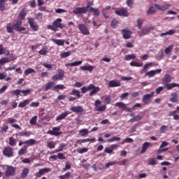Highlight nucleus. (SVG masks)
I'll use <instances>...</instances> for the list:
<instances>
[{
    "instance_id": "obj_1",
    "label": "nucleus",
    "mask_w": 179,
    "mask_h": 179,
    "mask_svg": "<svg viewBox=\"0 0 179 179\" xmlns=\"http://www.w3.org/2000/svg\"><path fill=\"white\" fill-rule=\"evenodd\" d=\"M7 32L10 34L15 33V31H20L22 34H27V31L24 27H22V21L19 20H15V23L10 22L7 24L6 26Z\"/></svg>"
},
{
    "instance_id": "obj_2",
    "label": "nucleus",
    "mask_w": 179,
    "mask_h": 179,
    "mask_svg": "<svg viewBox=\"0 0 179 179\" xmlns=\"http://www.w3.org/2000/svg\"><path fill=\"white\" fill-rule=\"evenodd\" d=\"M115 106L119 107V108H122L124 111H127V113H131L132 111H135L136 108H141L142 107V105L139 103H137L134 106H133L131 108H130L127 106V104L122 102H117L115 103Z\"/></svg>"
},
{
    "instance_id": "obj_3",
    "label": "nucleus",
    "mask_w": 179,
    "mask_h": 179,
    "mask_svg": "<svg viewBox=\"0 0 179 179\" xmlns=\"http://www.w3.org/2000/svg\"><path fill=\"white\" fill-rule=\"evenodd\" d=\"M89 90H91L89 96H94L95 94H97L99 92H100V87L94 86L93 84H90L87 87H83L81 88V92L82 93H86L87 92H89Z\"/></svg>"
},
{
    "instance_id": "obj_4",
    "label": "nucleus",
    "mask_w": 179,
    "mask_h": 179,
    "mask_svg": "<svg viewBox=\"0 0 179 179\" xmlns=\"http://www.w3.org/2000/svg\"><path fill=\"white\" fill-rule=\"evenodd\" d=\"M47 29L48 30H52V31H57L58 29H64V26L62 25V19L57 18L52 23V25H48Z\"/></svg>"
},
{
    "instance_id": "obj_5",
    "label": "nucleus",
    "mask_w": 179,
    "mask_h": 179,
    "mask_svg": "<svg viewBox=\"0 0 179 179\" xmlns=\"http://www.w3.org/2000/svg\"><path fill=\"white\" fill-rule=\"evenodd\" d=\"M6 169L5 171V177H13L16 174V168L10 166L6 165Z\"/></svg>"
},
{
    "instance_id": "obj_6",
    "label": "nucleus",
    "mask_w": 179,
    "mask_h": 179,
    "mask_svg": "<svg viewBox=\"0 0 179 179\" xmlns=\"http://www.w3.org/2000/svg\"><path fill=\"white\" fill-rule=\"evenodd\" d=\"M57 74H55L52 77V80L57 82V80H62L65 75V71L61 69H59L57 71Z\"/></svg>"
},
{
    "instance_id": "obj_7",
    "label": "nucleus",
    "mask_w": 179,
    "mask_h": 179,
    "mask_svg": "<svg viewBox=\"0 0 179 179\" xmlns=\"http://www.w3.org/2000/svg\"><path fill=\"white\" fill-rule=\"evenodd\" d=\"M3 155L6 157H13V156H15L13 148H12L10 146L5 147L3 150Z\"/></svg>"
},
{
    "instance_id": "obj_8",
    "label": "nucleus",
    "mask_w": 179,
    "mask_h": 179,
    "mask_svg": "<svg viewBox=\"0 0 179 179\" xmlns=\"http://www.w3.org/2000/svg\"><path fill=\"white\" fill-rule=\"evenodd\" d=\"M27 20L32 31H38L39 27L37 22H34V19L28 17Z\"/></svg>"
},
{
    "instance_id": "obj_9",
    "label": "nucleus",
    "mask_w": 179,
    "mask_h": 179,
    "mask_svg": "<svg viewBox=\"0 0 179 179\" xmlns=\"http://www.w3.org/2000/svg\"><path fill=\"white\" fill-rule=\"evenodd\" d=\"M155 96V92H151L150 94H145L143 96L142 102L145 104H150V101H152V97Z\"/></svg>"
},
{
    "instance_id": "obj_10",
    "label": "nucleus",
    "mask_w": 179,
    "mask_h": 179,
    "mask_svg": "<svg viewBox=\"0 0 179 179\" xmlns=\"http://www.w3.org/2000/svg\"><path fill=\"white\" fill-rule=\"evenodd\" d=\"M61 131V127H53L52 128V131L50 130L48 131V134H49V135H52L54 136H59L61 135H62V131Z\"/></svg>"
},
{
    "instance_id": "obj_11",
    "label": "nucleus",
    "mask_w": 179,
    "mask_h": 179,
    "mask_svg": "<svg viewBox=\"0 0 179 179\" xmlns=\"http://www.w3.org/2000/svg\"><path fill=\"white\" fill-rule=\"evenodd\" d=\"M78 28L80 33H82V34H84V36H89V34H90V31L87 29V27H86V24H80L78 25Z\"/></svg>"
},
{
    "instance_id": "obj_12",
    "label": "nucleus",
    "mask_w": 179,
    "mask_h": 179,
    "mask_svg": "<svg viewBox=\"0 0 179 179\" xmlns=\"http://www.w3.org/2000/svg\"><path fill=\"white\" fill-rule=\"evenodd\" d=\"M73 13L74 15H82L83 13H87V11L86 10V7H76L73 10Z\"/></svg>"
},
{
    "instance_id": "obj_13",
    "label": "nucleus",
    "mask_w": 179,
    "mask_h": 179,
    "mask_svg": "<svg viewBox=\"0 0 179 179\" xmlns=\"http://www.w3.org/2000/svg\"><path fill=\"white\" fill-rule=\"evenodd\" d=\"M122 34L124 40H129L132 37V31L130 30L124 29L122 30Z\"/></svg>"
},
{
    "instance_id": "obj_14",
    "label": "nucleus",
    "mask_w": 179,
    "mask_h": 179,
    "mask_svg": "<svg viewBox=\"0 0 179 179\" xmlns=\"http://www.w3.org/2000/svg\"><path fill=\"white\" fill-rule=\"evenodd\" d=\"M50 171H51V169H50V168L41 169L38 171V172L35 173V176H36V177H37L38 178L44 176V174H45V173H50Z\"/></svg>"
},
{
    "instance_id": "obj_15",
    "label": "nucleus",
    "mask_w": 179,
    "mask_h": 179,
    "mask_svg": "<svg viewBox=\"0 0 179 179\" xmlns=\"http://www.w3.org/2000/svg\"><path fill=\"white\" fill-rule=\"evenodd\" d=\"M166 146H169V143L167 141H163L157 151L158 155H160L162 152H167L169 150V148H166Z\"/></svg>"
},
{
    "instance_id": "obj_16",
    "label": "nucleus",
    "mask_w": 179,
    "mask_h": 179,
    "mask_svg": "<svg viewBox=\"0 0 179 179\" xmlns=\"http://www.w3.org/2000/svg\"><path fill=\"white\" fill-rule=\"evenodd\" d=\"M155 7L156 8V9H157L158 10H167V9L170 8V4H165V5H159L157 3L155 4Z\"/></svg>"
},
{
    "instance_id": "obj_17",
    "label": "nucleus",
    "mask_w": 179,
    "mask_h": 179,
    "mask_svg": "<svg viewBox=\"0 0 179 179\" xmlns=\"http://www.w3.org/2000/svg\"><path fill=\"white\" fill-rule=\"evenodd\" d=\"M150 146H152L151 143L145 142L142 145V150L141 151V155H143V153H146V151L148 150V149H149V148H150Z\"/></svg>"
},
{
    "instance_id": "obj_18",
    "label": "nucleus",
    "mask_w": 179,
    "mask_h": 179,
    "mask_svg": "<svg viewBox=\"0 0 179 179\" xmlns=\"http://www.w3.org/2000/svg\"><path fill=\"white\" fill-rule=\"evenodd\" d=\"M115 13L119 16H124V17L129 16V13H128V10H124V9L115 10Z\"/></svg>"
},
{
    "instance_id": "obj_19",
    "label": "nucleus",
    "mask_w": 179,
    "mask_h": 179,
    "mask_svg": "<svg viewBox=\"0 0 179 179\" xmlns=\"http://www.w3.org/2000/svg\"><path fill=\"white\" fill-rule=\"evenodd\" d=\"M121 86V83L113 80H110L108 83V87H118Z\"/></svg>"
},
{
    "instance_id": "obj_20",
    "label": "nucleus",
    "mask_w": 179,
    "mask_h": 179,
    "mask_svg": "<svg viewBox=\"0 0 179 179\" xmlns=\"http://www.w3.org/2000/svg\"><path fill=\"white\" fill-rule=\"evenodd\" d=\"M73 113H77L78 114L83 113V108L82 106H73L70 108Z\"/></svg>"
},
{
    "instance_id": "obj_21",
    "label": "nucleus",
    "mask_w": 179,
    "mask_h": 179,
    "mask_svg": "<svg viewBox=\"0 0 179 179\" xmlns=\"http://www.w3.org/2000/svg\"><path fill=\"white\" fill-rule=\"evenodd\" d=\"M164 87L167 89V90H171V89H174V87H179V84L176 83H172L171 84H165Z\"/></svg>"
},
{
    "instance_id": "obj_22",
    "label": "nucleus",
    "mask_w": 179,
    "mask_h": 179,
    "mask_svg": "<svg viewBox=\"0 0 179 179\" xmlns=\"http://www.w3.org/2000/svg\"><path fill=\"white\" fill-rule=\"evenodd\" d=\"M171 96L170 101H171V103H177V101H178V94L177 92L171 93Z\"/></svg>"
},
{
    "instance_id": "obj_23",
    "label": "nucleus",
    "mask_w": 179,
    "mask_h": 179,
    "mask_svg": "<svg viewBox=\"0 0 179 179\" xmlns=\"http://www.w3.org/2000/svg\"><path fill=\"white\" fill-rule=\"evenodd\" d=\"M90 13H93L94 16H100V10L99 8H90L89 9Z\"/></svg>"
},
{
    "instance_id": "obj_24",
    "label": "nucleus",
    "mask_w": 179,
    "mask_h": 179,
    "mask_svg": "<svg viewBox=\"0 0 179 179\" xmlns=\"http://www.w3.org/2000/svg\"><path fill=\"white\" fill-rule=\"evenodd\" d=\"M69 115V113L64 112L57 117L56 121H61L62 120H64V118H66V117H68Z\"/></svg>"
},
{
    "instance_id": "obj_25",
    "label": "nucleus",
    "mask_w": 179,
    "mask_h": 179,
    "mask_svg": "<svg viewBox=\"0 0 179 179\" xmlns=\"http://www.w3.org/2000/svg\"><path fill=\"white\" fill-rule=\"evenodd\" d=\"M26 15H27V13H26V8H23L20 12L18 15L19 19L21 20H24L26 17Z\"/></svg>"
},
{
    "instance_id": "obj_26",
    "label": "nucleus",
    "mask_w": 179,
    "mask_h": 179,
    "mask_svg": "<svg viewBox=\"0 0 179 179\" xmlns=\"http://www.w3.org/2000/svg\"><path fill=\"white\" fill-rule=\"evenodd\" d=\"M31 135V132L24 131H20L18 134H15V136H30Z\"/></svg>"
},
{
    "instance_id": "obj_27",
    "label": "nucleus",
    "mask_w": 179,
    "mask_h": 179,
    "mask_svg": "<svg viewBox=\"0 0 179 179\" xmlns=\"http://www.w3.org/2000/svg\"><path fill=\"white\" fill-rule=\"evenodd\" d=\"M82 61H76L72 63L66 64L65 66H66V68H68V66H79V65H82Z\"/></svg>"
},
{
    "instance_id": "obj_28",
    "label": "nucleus",
    "mask_w": 179,
    "mask_h": 179,
    "mask_svg": "<svg viewBox=\"0 0 179 179\" xmlns=\"http://www.w3.org/2000/svg\"><path fill=\"white\" fill-rule=\"evenodd\" d=\"M169 117H173V120L178 121L179 115H177V110H172L169 113Z\"/></svg>"
},
{
    "instance_id": "obj_29",
    "label": "nucleus",
    "mask_w": 179,
    "mask_h": 179,
    "mask_svg": "<svg viewBox=\"0 0 179 179\" xmlns=\"http://www.w3.org/2000/svg\"><path fill=\"white\" fill-rule=\"evenodd\" d=\"M71 96H76L77 99H80V92L77 90L73 89L71 92H69Z\"/></svg>"
},
{
    "instance_id": "obj_30",
    "label": "nucleus",
    "mask_w": 179,
    "mask_h": 179,
    "mask_svg": "<svg viewBox=\"0 0 179 179\" xmlns=\"http://www.w3.org/2000/svg\"><path fill=\"white\" fill-rule=\"evenodd\" d=\"M80 69L81 71H88L89 72H93V69H94L92 66H83Z\"/></svg>"
},
{
    "instance_id": "obj_31",
    "label": "nucleus",
    "mask_w": 179,
    "mask_h": 179,
    "mask_svg": "<svg viewBox=\"0 0 179 179\" xmlns=\"http://www.w3.org/2000/svg\"><path fill=\"white\" fill-rule=\"evenodd\" d=\"M24 143H26L27 146H33V145H36V143H37V141L33 138H31L29 140L25 141Z\"/></svg>"
},
{
    "instance_id": "obj_32",
    "label": "nucleus",
    "mask_w": 179,
    "mask_h": 179,
    "mask_svg": "<svg viewBox=\"0 0 179 179\" xmlns=\"http://www.w3.org/2000/svg\"><path fill=\"white\" fill-rule=\"evenodd\" d=\"M176 33L175 29H170L169 31L165 32V33H162L160 34L161 37H163L164 36H173Z\"/></svg>"
},
{
    "instance_id": "obj_33",
    "label": "nucleus",
    "mask_w": 179,
    "mask_h": 179,
    "mask_svg": "<svg viewBox=\"0 0 179 179\" xmlns=\"http://www.w3.org/2000/svg\"><path fill=\"white\" fill-rule=\"evenodd\" d=\"M8 2V0H0V10L1 12H3L6 9V3Z\"/></svg>"
},
{
    "instance_id": "obj_34",
    "label": "nucleus",
    "mask_w": 179,
    "mask_h": 179,
    "mask_svg": "<svg viewBox=\"0 0 179 179\" xmlns=\"http://www.w3.org/2000/svg\"><path fill=\"white\" fill-rule=\"evenodd\" d=\"M29 176V169L24 168L22 169V172L21 173V178H26Z\"/></svg>"
},
{
    "instance_id": "obj_35",
    "label": "nucleus",
    "mask_w": 179,
    "mask_h": 179,
    "mask_svg": "<svg viewBox=\"0 0 179 179\" xmlns=\"http://www.w3.org/2000/svg\"><path fill=\"white\" fill-rule=\"evenodd\" d=\"M24 153H27V145H24L18 151L19 156H22V155H24Z\"/></svg>"
},
{
    "instance_id": "obj_36",
    "label": "nucleus",
    "mask_w": 179,
    "mask_h": 179,
    "mask_svg": "<svg viewBox=\"0 0 179 179\" xmlns=\"http://www.w3.org/2000/svg\"><path fill=\"white\" fill-rule=\"evenodd\" d=\"M29 103H30V100L27 99L24 100L23 102H20L18 105V107L21 108H24V107H26V106H28Z\"/></svg>"
},
{
    "instance_id": "obj_37",
    "label": "nucleus",
    "mask_w": 179,
    "mask_h": 179,
    "mask_svg": "<svg viewBox=\"0 0 179 179\" xmlns=\"http://www.w3.org/2000/svg\"><path fill=\"white\" fill-rule=\"evenodd\" d=\"M30 73H36V70H34V69L29 68L24 71V75H26V76H29Z\"/></svg>"
},
{
    "instance_id": "obj_38",
    "label": "nucleus",
    "mask_w": 179,
    "mask_h": 179,
    "mask_svg": "<svg viewBox=\"0 0 179 179\" xmlns=\"http://www.w3.org/2000/svg\"><path fill=\"white\" fill-rule=\"evenodd\" d=\"M163 82L166 83V85L170 83V82H171V76H170V75H166L163 78Z\"/></svg>"
},
{
    "instance_id": "obj_39",
    "label": "nucleus",
    "mask_w": 179,
    "mask_h": 179,
    "mask_svg": "<svg viewBox=\"0 0 179 179\" xmlns=\"http://www.w3.org/2000/svg\"><path fill=\"white\" fill-rule=\"evenodd\" d=\"M141 120H142V116L141 115H138L135 116L133 118L130 119L129 122H135L136 121H141Z\"/></svg>"
},
{
    "instance_id": "obj_40",
    "label": "nucleus",
    "mask_w": 179,
    "mask_h": 179,
    "mask_svg": "<svg viewBox=\"0 0 179 179\" xmlns=\"http://www.w3.org/2000/svg\"><path fill=\"white\" fill-rule=\"evenodd\" d=\"M136 58V55L131 54V55H127L124 57L125 61H131V59H135Z\"/></svg>"
},
{
    "instance_id": "obj_41",
    "label": "nucleus",
    "mask_w": 179,
    "mask_h": 179,
    "mask_svg": "<svg viewBox=\"0 0 179 179\" xmlns=\"http://www.w3.org/2000/svg\"><path fill=\"white\" fill-rule=\"evenodd\" d=\"M54 85H55L54 82L48 83L44 89L45 92H48V90H50V89H51L54 86Z\"/></svg>"
},
{
    "instance_id": "obj_42",
    "label": "nucleus",
    "mask_w": 179,
    "mask_h": 179,
    "mask_svg": "<svg viewBox=\"0 0 179 179\" xmlns=\"http://www.w3.org/2000/svg\"><path fill=\"white\" fill-rule=\"evenodd\" d=\"M156 12V9L155 8L154 6H150L149 9L147 11V15L148 16H150V15H153Z\"/></svg>"
},
{
    "instance_id": "obj_43",
    "label": "nucleus",
    "mask_w": 179,
    "mask_h": 179,
    "mask_svg": "<svg viewBox=\"0 0 179 179\" xmlns=\"http://www.w3.org/2000/svg\"><path fill=\"white\" fill-rule=\"evenodd\" d=\"M52 42L55 43V44H57V45H64V41L62 39H52Z\"/></svg>"
},
{
    "instance_id": "obj_44",
    "label": "nucleus",
    "mask_w": 179,
    "mask_h": 179,
    "mask_svg": "<svg viewBox=\"0 0 179 179\" xmlns=\"http://www.w3.org/2000/svg\"><path fill=\"white\" fill-rule=\"evenodd\" d=\"M106 110H107V106L106 105L96 106V108H95V111H106Z\"/></svg>"
},
{
    "instance_id": "obj_45",
    "label": "nucleus",
    "mask_w": 179,
    "mask_h": 179,
    "mask_svg": "<svg viewBox=\"0 0 179 179\" xmlns=\"http://www.w3.org/2000/svg\"><path fill=\"white\" fill-rule=\"evenodd\" d=\"M8 143L10 146H16V139H15L13 137H10Z\"/></svg>"
},
{
    "instance_id": "obj_46",
    "label": "nucleus",
    "mask_w": 179,
    "mask_h": 179,
    "mask_svg": "<svg viewBox=\"0 0 179 179\" xmlns=\"http://www.w3.org/2000/svg\"><path fill=\"white\" fill-rule=\"evenodd\" d=\"M110 26L113 29H117V26H118V21L115 19L111 21Z\"/></svg>"
},
{
    "instance_id": "obj_47",
    "label": "nucleus",
    "mask_w": 179,
    "mask_h": 179,
    "mask_svg": "<svg viewBox=\"0 0 179 179\" xmlns=\"http://www.w3.org/2000/svg\"><path fill=\"white\" fill-rule=\"evenodd\" d=\"M81 136H85L89 134V130L87 129H83L79 131Z\"/></svg>"
},
{
    "instance_id": "obj_48",
    "label": "nucleus",
    "mask_w": 179,
    "mask_h": 179,
    "mask_svg": "<svg viewBox=\"0 0 179 179\" xmlns=\"http://www.w3.org/2000/svg\"><path fill=\"white\" fill-rule=\"evenodd\" d=\"M71 54H72V52L71 51L64 52L61 53L60 57L62 58H66V57H69V55H71Z\"/></svg>"
},
{
    "instance_id": "obj_49",
    "label": "nucleus",
    "mask_w": 179,
    "mask_h": 179,
    "mask_svg": "<svg viewBox=\"0 0 179 179\" xmlns=\"http://www.w3.org/2000/svg\"><path fill=\"white\" fill-rule=\"evenodd\" d=\"M7 62H9V59L8 57H3L0 59V65L2 66L4 64H7Z\"/></svg>"
},
{
    "instance_id": "obj_50",
    "label": "nucleus",
    "mask_w": 179,
    "mask_h": 179,
    "mask_svg": "<svg viewBox=\"0 0 179 179\" xmlns=\"http://www.w3.org/2000/svg\"><path fill=\"white\" fill-rule=\"evenodd\" d=\"M8 129H9V127H8V125H3L1 129L0 130V134H5L8 132Z\"/></svg>"
},
{
    "instance_id": "obj_51",
    "label": "nucleus",
    "mask_w": 179,
    "mask_h": 179,
    "mask_svg": "<svg viewBox=\"0 0 179 179\" xmlns=\"http://www.w3.org/2000/svg\"><path fill=\"white\" fill-rule=\"evenodd\" d=\"M148 164L150 166H156V164H157V161L155 159H150L148 160Z\"/></svg>"
},
{
    "instance_id": "obj_52",
    "label": "nucleus",
    "mask_w": 179,
    "mask_h": 179,
    "mask_svg": "<svg viewBox=\"0 0 179 179\" xmlns=\"http://www.w3.org/2000/svg\"><path fill=\"white\" fill-rule=\"evenodd\" d=\"M145 76H148V78H153V76H155V70H151L148 72H146Z\"/></svg>"
},
{
    "instance_id": "obj_53",
    "label": "nucleus",
    "mask_w": 179,
    "mask_h": 179,
    "mask_svg": "<svg viewBox=\"0 0 179 179\" xmlns=\"http://www.w3.org/2000/svg\"><path fill=\"white\" fill-rule=\"evenodd\" d=\"M142 24H143V20L141 18L137 19V27L138 29L142 28Z\"/></svg>"
},
{
    "instance_id": "obj_54",
    "label": "nucleus",
    "mask_w": 179,
    "mask_h": 179,
    "mask_svg": "<svg viewBox=\"0 0 179 179\" xmlns=\"http://www.w3.org/2000/svg\"><path fill=\"white\" fill-rule=\"evenodd\" d=\"M36 122H37V115L34 116L29 121L31 125H36Z\"/></svg>"
},
{
    "instance_id": "obj_55",
    "label": "nucleus",
    "mask_w": 179,
    "mask_h": 179,
    "mask_svg": "<svg viewBox=\"0 0 179 179\" xmlns=\"http://www.w3.org/2000/svg\"><path fill=\"white\" fill-rule=\"evenodd\" d=\"M21 93H22L24 94V96H29V94H30V93H31V90L27 89V90H21Z\"/></svg>"
},
{
    "instance_id": "obj_56",
    "label": "nucleus",
    "mask_w": 179,
    "mask_h": 179,
    "mask_svg": "<svg viewBox=\"0 0 179 179\" xmlns=\"http://www.w3.org/2000/svg\"><path fill=\"white\" fill-rule=\"evenodd\" d=\"M65 166H66L65 168L63 169L64 171L71 170V163H69V162H66L65 163Z\"/></svg>"
},
{
    "instance_id": "obj_57",
    "label": "nucleus",
    "mask_w": 179,
    "mask_h": 179,
    "mask_svg": "<svg viewBox=\"0 0 179 179\" xmlns=\"http://www.w3.org/2000/svg\"><path fill=\"white\" fill-rule=\"evenodd\" d=\"M17 120L16 119H13L12 117H9L7 120L6 124H10L12 125V124H15V122H17Z\"/></svg>"
},
{
    "instance_id": "obj_58",
    "label": "nucleus",
    "mask_w": 179,
    "mask_h": 179,
    "mask_svg": "<svg viewBox=\"0 0 179 179\" xmlns=\"http://www.w3.org/2000/svg\"><path fill=\"white\" fill-rule=\"evenodd\" d=\"M167 128H169L168 126L162 125L159 129L160 134H164V132L167 130Z\"/></svg>"
},
{
    "instance_id": "obj_59",
    "label": "nucleus",
    "mask_w": 179,
    "mask_h": 179,
    "mask_svg": "<svg viewBox=\"0 0 179 179\" xmlns=\"http://www.w3.org/2000/svg\"><path fill=\"white\" fill-rule=\"evenodd\" d=\"M130 66H136L137 68H139V67L142 66V64H141V63H138L136 62H130Z\"/></svg>"
},
{
    "instance_id": "obj_60",
    "label": "nucleus",
    "mask_w": 179,
    "mask_h": 179,
    "mask_svg": "<svg viewBox=\"0 0 179 179\" xmlns=\"http://www.w3.org/2000/svg\"><path fill=\"white\" fill-rule=\"evenodd\" d=\"M93 6V1H89L87 3V6L85 7L87 12H89V9Z\"/></svg>"
},
{
    "instance_id": "obj_61",
    "label": "nucleus",
    "mask_w": 179,
    "mask_h": 179,
    "mask_svg": "<svg viewBox=\"0 0 179 179\" xmlns=\"http://www.w3.org/2000/svg\"><path fill=\"white\" fill-rule=\"evenodd\" d=\"M173 50V45H170L168 48H166L164 50L165 54H170L171 51Z\"/></svg>"
},
{
    "instance_id": "obj_62",
    "label": "nucleus",
    "mask_w": 179,
    "mask_h": 179,
    "mask_svg": "<svg viewBox=\"0 0 179 179\" xmlns=\"http://www.w3.org/2000/svg\"><path fill=\"white\" fill-rule=\"evenodd\" d=\"M115 141H121V138L120 137L113 136L112 138L108 140V142H115Z\"/></svg>"
},
{
    "instance_id": "obj_63",
    "label": "nucleus",
    "mask_w": 179,
    "mask_h": 179,
    "mask_svg": "<svg viewBox=\"0 0 179 179\" xmlns=\"http://www.w3.org/2000/svg\"><path fill=\"white\" fill-rule=\"evenodd\" d=\"M128 162H129V160L124 159L123 161L117 162V164L119 166H125V164H127V163H128Z\"/></svg>"
},
{
    "instance_id": "obj_64",
    "label": "nucleus",
    "mask_w": 179,
    "mask_h": 179,
    "mask_svg": "<svg viewBox=\"0 0 179 179\" xmlns=\"http://www.w3.org/2000/svg\"><path fill=\"white\" fill-rule=\"evenodd\" d=\"M153 65V63L150 62V63H147L144 65L142 71H146V69H148V68H149V66H152Z\"/></svg>"
}]
</instances>
